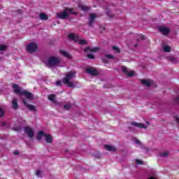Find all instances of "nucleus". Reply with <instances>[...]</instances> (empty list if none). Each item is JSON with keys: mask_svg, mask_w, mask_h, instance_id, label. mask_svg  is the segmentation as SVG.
Returning <instances> with one entry per match:
<instances>
[{"mask_svg": "<svg viewBox=\"0 0 179 179\" xmlns=\"http://www.w3.org/2000/svg\"><path fill=\"white\" fill-rule=\"evenodd\" d=\"M141 40H145V36L141 35Z\"/></svg>", "mask_w": 179, "mask_h": 179, "instance_id": "nucleus-44", "label": "nucleus"}, {"mask_svg": "<svg viewBox=\"0 0 179 179\" xmlns=\"http://www.w3.org/2000/svg\"><path fill=\"white\" fill-rule=\"evenodd\" d=\"M168 60L170 61L171 62H173V63L176 62V58L174 57H169Z\"/></svg>", "mask_w": 179, "mask_h": 179, "instance_id": "nucleus-33", "label": "nucleus"}, {"mask_svg": "<svg viewBox=\"0 0 179 179\" xmlns=\"http://www.w3.org/2000/svg\"><path fill=\"white\" fill-rule=\"evenodd\" d=\"M66 85H69V87H73V83L71 81H69V83H66Z\"/></svg>", "mask_w": 179, "mask_h": 179, "instance_id": "nucleus-40", "label": "nucleus"}, {"mask_svg": "<svg viewBox=\"0 0 179 179\" xmlns=\"http://www.w3.org/2000/svg\"><path fill=\"white\" fill-rule=\"evenodd\" d=\"M39 17L41 20H48V15L43 13L39 14Z\"/></svg>", "mask_w": 179, "mask_h": 179, "instance_id": "nucleus-23", "label": "nucleus"}, {"mask_svg": "<svg viewBox=\"0 0 179 179\" xmlns=\"http://www.w3.org/2000/svg\"><path fill=\"white\" fill-rule=\"evenodd\" d=\"M164 51L165 52H170V51H171V48H170L169 45H166L164 47Z\"/></svg>", "mask_w": 179, "mask_h": 179, "instance_id": "nucleus-27", "label": "nucleus"}, {"mask_svg": "<svg viewBox=\"0 0 179 179\" xmlns=\"http://www.w3.org/2000/svg\"><path fill=\"white\" fill-rule=\"evenodd\" d=\"M78 43L80 44V45H86V44H87V41L83 39H80L78 41Z\"/></svg>", "mask_w": 179, "mask_h": 179, "instance_id": "nucleus-26", "label": "nucleus"}, {"mask_svg": "<svg viewBox=\"0 0 179 179\" xmlns=\"http://www.w3.org/2000/svg\"><path fill=\"white\" fill-rule=\"evenodd\" d=\"M97 17L96 14L90 13V19H89V23L88 25L90 27H92L93 25V23H94V20Z\"/></svg>", "mask_w": 179, "mask_h": 179, "instance_id": "nucleus-12", "label": "nucleus"}, {"mask_svg": "<svg viewBox=\"0 0 179 179\" xmlns=\"http://www.w3.org/2000/svg\"><path fill=\"white\" fill-rule=\"evenodd\" d=\"M8 48V46L6 45H0V51H5Z\"/></svg>", "mask_w": 179, "mask_h": 179, "instance_id": "nucleus-28", "label": "nucleus"}, {"mask_svg": "<svg viewBox=\"0 0 179 179\" xmlns=\"http://www.w3.org/2000/svg\"><path fill=\"white\" fill-rule=\"evenodd\" d=\"M141 83L142 85H143L144 86H147L148 87H149L150 85H152V83L148 80H141Z\"/></svg>", "mask_w": 179, "mask_h": 179, "instance_id": "nucleus-24", "label": "nucleus"}, {"mask_svg": "<svg viewBox=\"0 0 179 179\" xmlns=\"http://www.w3.org/2000/svg\"><path fill=\"white\" fill-rule=\"evenodd\" d=\"M104 148L106 150H108L109 152H115L117 150L115 146H112L110 145H105Z\"/></svg>", "mask_w": 179, "mask_h": 179, "instance_id": "nucleus-15", "label": "nucleus"}, {"mask_svg": "<svg viewBox=\"0 0 179 179\" xmlns=\"http://www.w3.org/2000/svg\"><path fill=\"white\" fill-rule=\"evenodd\" d=\"M122 71L123 73H124V75H127V76H128L129 78H131L134 76V75H135V72L134 71L129 72V69L127 68V66H122Z\"/></svg>", "mask_w": 179, "mask_h": 179, "instance_id": "nucleus-6", "label": "nucleus"}, {"mask_svg": "<svg viewBox=\"0 0 179 179\" xmlns=\"http://www.w3.org/2000/svg\"><path fill=\"white\" fill-rule=\"evenodd\" d=\"M24 131L30 139H33V136H34V131H33V129L30 127H24Z\"/></svg>", "mask_w": 179, "mask_h": 179, "instance_id": "nucleus-7", "label": "nucleus"}, {"mask_svg": "<svg viewBox=\"0 0 179 179\" xmlns=\"http://www.w3.org/2000/svg\"><path fill=\"white\" fill-rule=\"evenodd\" d=\"M135 143H136V145H142V143H141V141H139V139L138 138L135 139Z\"/></svg>", "mask_w": 179, "mask_h": 179, "instance_id": "nucleus-41", "label": "nucleus"}, {"mask_svg": "<svg viewBox=\"0 0 179 179\" xmlns=\"http://www.w3.org/2000/svg\"><path fill=\"white\" fill-rule=\"evenodd\" d=\"M65 10L66 12L69 13V14L70 15H75L76 16V15H78V12H73V10H75V8H66Z\"/></svg>", "mask_w": 179, "mask_h": 179, "instance_id": "nucleus-20", "label": "nucleus"}, {"mask_svg": "<svg viewBox=\"0 0 179 179\" xmlns=\"http://www.w3.org/2000/svg\"><path fill=\"white\" fill-rule=\"evenodd\" d=\"M14 155H15V156H17V155H19V151H15V152H14Z\"/></svg>", "mask_w": 179, "mask_h": 179, "instance_id": "nucleus-43", "label": "nucleus"}, {"mask_svg": "<svg viewBox=\"0 0 179 179\" xmlns=\"http://www.w3.org/2000/svg\"><path fill=\"white\" fill-rule=\"evenodd\" d=\"M106 58H108V59H114V56L113 55H106Z\"/></svg>", "mask_w": 179, "mask_h": 179, "instance_id": "nucleus-30", "label": "nucleus"}, {"mask_svg": "<svg viewBox=\"0 0 179 179\" xmlns=\"http://www.w3.org/2000/svg\"><path fill=\"white\" fill-rule=\"evenodd\" d=\"M55 94H50L48 96V100H50V101H52V103H57V101H55Z\"/></svg>", "mask_w": 179, "mask_h": 179, "instance_id": "nucleus-21", "label": "nucleus"}, {"mask_svg": "<svg viewBox=\"0 0 179 179\" xmlns=\"http://www.w3.org/2000/svg\"><path fill=\"white\" fill-rule=\"evenodd\" d=\"M45 141L47 143H52V136L50 134H45Z\"/></svg>", "mask_w": 179, "mask_h": 179, "instance_id": "nucleus-17", "label": "nucleus"}, {"mask_svg": "<svg viewBox=\"0 0 179 179\" xmlns=\"http://www.w3.org/2000/svg\"><path fill=\"white\" fill-rule=\"evenodd\" d=\"M174 103H176L177 104H179V96L176 97L173 99Z\"/></svg>", "mask_w": 179, "mask_h": 179, "instance_id": "nucleus-38", "label": "nucleus"}, {"mask_svg": "<svg viewBox=\"0 0 179 179\" xmlns=\"http://www.w3.org/2000/svg\"><path fill=\"white\" fill-rule=\"evenodd\" d=\"M69 16V13H68L66 10L57 13L56 15L57 19H61L62 20H65V19H66V17H68Z\"/></svg>", "mask_w": 179, "mask_h": 179, "instance_id": "nucleus-8", "label": "nucleus"}, {"mask_svg": "<svg viewBox=\"0 0 179 179\" xmlns=\"http://www.w3.org/2000/svg\"><path fill=\"white\" fill-rule=\"evenodd\" d=\"M71 105H69V104H67V105H64V110H71Z\"/></svg>", "mask_w": 179, "mask_h": 179, "instance_id": "nucleus-34", "label": "nucleus"}, {"mask_svg": "<svg viewBox=\"0 0 179 179\" xmlns=\"http://www.w3.org/2000/svg\"><path fill=\"white\" fill-rule=\"evenodd\" d=\"M87 73H89L90 75H92V76H97V69L92 68V67H88L86 69Z\"/></svg>", "mask_w": 179, "mask_h": 179, "instance_id": "nucleus-10", "label": "nucleus"}, {"mask_svg": "<svg viewBox=\"0 0 179 179\" xmlns=\"http://www.w3.org/2000/svg\"><path fill=\"white\" fill-rule=\"evenodd\" d=\"M131 125H132L133 127H136L137 128L146 129V127H145V124L143 123H138L136 122H132L131 123Z\"/></svg>", "mask_w": 179, "mask_h": 179, "instance_id": "nucleus-13", "label": "nucleus"}, {"mask_svg": "<svg viewBox=\"0 0 179 179\" xmlns=\"http://www.w3.org/2000/svg\"><path fill=\"white\" fill-rule=\"evenodd\" d=\"M18 12H20H20H22V10H18Z\"/></svg>", "mask_w": 179, "mask_h": 179, "instance_id": "nucleus-47", "label": "nucleus"}, {"mask_svg": "<svg viewBox=\"0 0 179 179\" xmlns=\"http://www.w3.org/2000/svg\"><path fill=\"white\" fill-rule=\"evenodd\" d=\"M134 47L137 48V47H138V45H136H136H134Z\"/></svg>", "mask_w": 179, "mask_h": 179, "instance_id": "nucleus-46", "label": "nucleus"}, {"mask_svg": "<svg viewBox=\"0 0 179 179\" xmlns=\"http://www.w3.org/2000/svg\"><path fill=\"white\" fill-rule=\"evenodd\" d=\"M158 30L159 33H162L164 36H169V34H170V28L169 27L161 26L158 27Z\"/></svg>", "mask_w": 179, "mask_h": 179, "instance_id": "nucleus-5", "label": "nucleus"}, {"mask_svg": "<svg viewBox=\"0 0 179 179\" xmlns=\"http://www.w3.org/2000/svg\"><path fill=\"white\" fill-rule=\"evenodd\" d=\"M0 59H1V57H0Z\"/></svg>", "mask_w": 179, "mask_h": 179, "instance_id": "nucleus-48", "label": "nucleus"}, {"mask_svg": "<svg viewBox=\"0 0 179 179\" xmlns=\"http://www.w3.org/2000/svg\"><path fill=\"white\" fill-rule=\"evenodd\" d=\"M22 103L29 110V111H37V109L36 108V106L33 104H29L27 101L25 99H22Z\"/></svg>", "mask_w": 179, "mask_h": 179, "instance_id": "nucleus-9", "label": "nucleus"}, {"mask_svg": "<svg viewBox=\"0 0 179 179\" xmlns=\"http://www.w3.org/2000/svg\"><path fill=\"white\" fill-rule=\"evenodd\" d=\"M36 176L37 177H41V171L38 170L36 172Z\"/></svg>", "mask_w": 179, "mask_h": 179, "instance_id": "nucleus-36", "label": "nucleus"}, {"mask_svg": "<svg viewBox=\"0 0 179 179\" xmlns=\"http://www.w3.org/2000/svg\"><path fill=\"white\" fill-rule=\"evenodd\" d=\"M136 163L137 164H143V161H142L141 159H136Z\"/></svg>", "mask_w": 179, "mask_h": 179, "instance_id": "nucleus-35", "label": "nucleus"}, {"mask_svg": "<svg viewBox=\"0 0 179 179\" xmlns=\"http://www.w3.org/2000/svg\"><path fill=\"white\" fill-rule=\"evenodd\" d=\"M107 15H108V16H109V17H110L111 19L114 18L115 16L114 14H111V13H108V12H107Z\"/></svg>", "mask_w": 179, "mask_h": 179, "instance_id": "nucleus-37", "label": "nucleus"}, {"mask_svg": "<svg viewBox=\"0 0 179 179\" xmlns=\"http://www.w3.org/2000/svg\"><path fill=\"white\" fill-rule=\"evenodd\" d=\"M45 134L43 131H39L38 133L36 135V139L37 141H40L43 136H45Z\"/></svg>", "mask_w": 179, "mask_h": 179, "instance_id": "nucleus-22", "label": "nucleus"}, {"mask_svg": "<svg viewBox=\"0 0 179 179\" xmlns=\"http://www.w3.org/2000/svg\"><path fill=\"white\" fill-rule=\"evenodd\" d=\"M68 38L72 40L73 41L78 42L79 41V38H80V36H79L78 34L71 33L69 34Z\"/></svg>", "mask_w": 179, "mask_h": 179, "instance_id": "nucleus-11", "label": "nucleus"}, {"mask_svg": "<svg viewBox=\"0 0 179 179\" xmlns=\"http://www.w3.org/2000/svg\"><path fill=\"white\" fill-rule=\"evenodd\" d=\"M3 115H5V111H3V109H2L1 108H0V118L1 117H3Z\"/></svg>", "mask_w": 179, "mask_h": 179, "instance_id": "nucleus-31", "label": "nucleus"}, {"mask_svg": "<svg viewBox=\"0 0 179 179\" xmlns=\"http://www.w3.org/2000/svg\"><path fill=\"white\" fill-rule=\"evenodd\" d=\"M78 8L81 9V10H83L84 12H87V10H90V7H87L83 4H79Z\"/></svg>", "mask_w": 179, "mask_h": 179, "instance_id": "nucleus-19", "label": "nucleus"}, {"mask_svg": "<svg viewBox=\"0 0 179 179\" xmlns=\"http://www.w3.org/2000/svg\"><path fill=\"white\" fill-rule=\"evenodd\" d=\"M102 62H103V64H108V60H107V59H102Z\"/></svg>", "mask_w": 179, "mask_h": 179, "instance_id": "nucleus-42", "label": "nucleus"}, {"mask_svg": "<svg viewBox=\"0 0 179 179\" xmlns=\"http://www.w3.org/2000/svg\"><path fill=\"white\" fill-rule=\"evenodd\" d=\"M12 107L13 110H18L19 109V104H17V99H13L12 101Z\"/></svg>", "mask_w": 179, "mask_h": 179, "instance_id": "nucleus-16", "label": "nucleus"}, {"mask_svg": "<svg viewBox=\"0 0 179 179\" xmlns=\"http://www.w3.org/2000/svg\"><path fill=\"white\" fill-rule=\"evenodd\" d=\"M61 63V58L58 57H50L48 58V61L46 62V66L48 68H52L55 66H58Z\"/></svg>", "mask_w": 179, "mask_h": 179, "instance_id": "nucleus-2", "label": "nucleus"}, {"mask_svg": "<svg viewBox=\"0 0 179 179\" xmlns=\"http://www.w3.org/2000/svg\"><path fill=\"white\" fill-rule=\"evenodd\" d=\"M13 89L15 94H20V96H24L28 100H33V94L27 90H20L17 84L13 85Z\"/></svg>", "mask_w": 179, "mask_h": 179, "instance_id": "nucleus-1", "label": "nucleus"}, {"mask_svg": "<svg viewBox=\"0 0 179 179\" xmlns=\"http://www.w3.org/2000/svg\"><path fill=\"white\" fill-rule=\"evenodd\" d=\"M112 50H113V51H115L117 54H120V52H121V50L120 49V48L115 45L112 47Z\"/></svg>", "mask_w": 179, "mask_h": 179, "instance_id": "nucleus-25", "label": "nucleus"}, {"mask_svg": "<svg viewBox=\"0 0 179 179\" xmlns=\"http://www.w3.org/2000/svg\"><path fill=\"white\" fill-rule=\"evenodd\" d=\"M169 155V152H161L159 154V156L162 157H167V156Z\"/></svg>", "mask_w": 179, "mask_h": 179, "instance_id": "nucleus-29", "label": "nucleus"}, {"mask_svg": "<svg viewBox=\"0 0 179 179\" xmlns=\"http://www.w3.org/2000/svg\"><path fill=\"white\" fill-rule=\"evenodd\" d=\"M87 57L90 59H94V55H93V54H87Z\"/></svg>", "mask_w": 179, "mask_h": 179, "instance_id": "nucleus-32", "label": "nucleus"}, {"mask_svg": "<svg viewBox=\"0 0 179 179\" xmlns=\"http://www.w3.org/2000/svg\"><path fill=\"white\" fill-rule=\"evenodd\" d=\"M2 124L3 125H6V122H3Z\"/></svg>", "mask_w": 179, "mask_h": 179, "instance_id": "nucleus-45", "label": "nucleus"}, {"mask_svg": "<svg viewBox=\"0 0 179 179\" xmlns=\"http://www.w3.org/2000/svg\"><path fill=\"white\" fill-rule=\"evenodd\" d=\"M38 48V46L37 45V44H36L33 42L29 43L26 46V50H27V52H30V53L36 52V51H37Z\"/></svg>", "mask_w": 179, "mask_h": 179, "instance_id": "nucleus-4", "label": "nucleus"}, {"mask_svg": "<svg viewBox=\"0 0 179 179\" xmlns=\"http://www.w3.org/2000/svg\"><path fill=\"white\" fill-rule=\"evenodd\" d=\"M59 52L63 55V57H65V58H68L69 59H72L71 54L68 53L66 51L60 50Z\"/></svg>", "mask_w": 179, "mask_h": 179, "instance_id": "nucleus-14", "label": "nucleus"}, {"mask_svg": "<svg viewBox=\"0 0 179 179\" xmlns=\"http://www.w3.org/2000/svg\"><path fill=\"white\" fill-rule=\"evenodd\" d=\"M76 71H71L69 72H68L65 77L62 79V83H64V85H66V83H69V81L71 80V79H73V78H76Z\"/></svg>", "mask_w": 179, "mask_h": 179, "instance_id": "nucleus-3", "label": "nucleus"}, {"mask_svg": "<svg viewBox=\"0 0 179 179\" xmlns=\"http://www.w3.org/2000/svg\"><path fill=\"white\" fill-rule=\"evenodd\" d=\"M56 85L57 86H62V82H61V80L56 81Z\"/></svg>", "mask_w": 179, "mask_h": 179, "instance_id": "nucleus-39", "label": "nucleus"}, {"mask_svg": "<svg viewBox=\"0 0 179 179\" xmlns=\"http://www.w3.org/2000/svg\"><path fill=\"white\" fill-rule=\"evenodd\" d=\"M87 51H91V52H96V51H99V48H90V47L87 46L85 50V52H87Z\"/></svg>", "mask_w": 179, "mask_h": 179, "instance_id": "nucleus-18", "label": "nucleus"}]
</instances>
